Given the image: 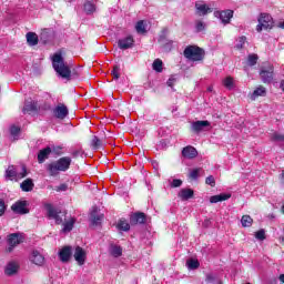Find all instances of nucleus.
<instances>
[{
    "label": "nucleus",
    "mask_w": 284,
    "mask_h": 284,
    "mask_svg": "<svg viewBox=\"0 0 284 284\" xmlns=\"http://www.w3.org/2000/svg\"><path fill=\"white\" fill-rule=\"evenodd\" d=\"M280 181L284 185V171H282V174L280 175Z\"/></svg>",
    "instance_id": "nucleus-56"
},
{
    "label": "nucleus",
    "mask_w": 284,
    "mask_h": 284,
    "mask_svg": "<svg viewBox=\"0 0 284 284\" xmlns=\"http://www.w3.org/2000/svg\"><path fill=\"white\" fill-rule=\"evenodd\" d=\"M260 77L263 83H272V81H274V67L268 65L267 68H262L260 71Z\"/></svg>",
    "instance_id": "nucleus-10"
},
{
    "label": "nucleus",
    "mask_w": 284,
    "mask_h": 284,
    "mask_svg": "<svg viewBox=\"0 0 284 284\" xmlns=\"http://www.w3.org/2000/svg\"><path fill=\"white\" fill-rule=\"evenodd\" d=\"M26 176H28V168L26 165H22V172L20 173L13 164L9 165L4 172V179L8 181H19L26 179Z\"/></svg>",
    "instance_id": "nucleus-4"
},
{
    "label": "nucleus",
    "mask_w": 284,
    "mask_h": 284,
    "mask_svg": "<svg viewBox=\"0 0 284 284\" xmlns=\"http://www.w3.org/2000/svg\"><path fill=\"white\" fill-rule=\"evenodd\" d=\"M70 165H72V158L62 156L57 161L47 164V172L49 173V176H59L60 172H68Z\"/></svg>",
    "instance_id": "nucleus-2"
},
{
    "label": "nucleus",
    "mask_w": 284,
    "mask_h": 284,
    "mask_svg": "<svg viewBox=\"0 0 284 284\" xmlns=\"http://www.w3.org/2000/svg\"><path fill=\"white\" fill-rule=\"evenodd\" d=\"M17 270H19L17 263L10 262L7 265L4 273L7 274V276H12L13 274H17Z\"/></svg>",
    "instance_id": "nucleus-31"
},
{
    "label": "nucleus",
    "mask_w": 284,
    "mask_h": 284,
    "mask_svg": "<svg viewBox=\"0 0 284 284\" xmlns=\"http://www.w3.org/2000/svg\"><path fill=\"white\" fill-rule=\"evenodd\" d=\"M105 219V215L103 213L98 214L97 209H94L91 212V224L97 227L98 225H101V222Z\"/></svg>",
    "instance_id": "nucleus-22"
},
{
    "label": "nucleus",
    "mask_w": 284,
    "mask_h": 284,
    "mask_svg": "<svg viewBox=\"0 0 284 284\" xmlns=\"http://www.w3.org/2000/svg\"><path fill=\"white\" fill-rule=\"evenodd\" d=\"M213 9L207 4L195 3V14L197 17H205L206 14H212Z\"/></svg>",
    "instance_id": "nucleus-15"
},
{
    "label": "nucleus",
    "mask_w": 284,
    "mask_h": 284,
    "mask_svg": "<svg viewBox=\"0 0 284 284\" xmlns=\"http://www.w3.org/2000/svg\"><path fill=\"white\" fill-rule=\"evenodd\" d=\"M175 83H176V78H173V77L169 78V80L166 81V85L169 88H174Z\"/></svg>",
    "instance_id": "nucleus-52"
},
{
    "label": "nucleus",
    "mask_w": 284,
    "mask_h": 284,
    "mask_svg": "<svg viewBox=\"0 0 284 284\" xmlns=\"http://www.w3.org/2000/svg\"><path fill=\"white\" fill-rule=\"evenodd\" d=\"M74 223H77V219L70 217V220H65L64 223H62V232H72L74 227Z\"/></svg>",
    "instance_id": "nucleus-28"
},
{
    "label": "nucleus",
    "mask_w": 284,
    "mask_h": 284,
    "mask_svg": "<svg viewBox=\"0 0 284 284\" xmlns=\"http://www.w3.org/2000/svg\"><path fill=\"white\" fill-rule=\"evenodd\" d=\"M22 112L23 114H39V102L31 101L24 104Z\"/></svg>",
    "instance_id": "nucleus-14"
},
{
    "label": "nucleus",
    "mask_w": 284,
    "mask_h": 284,
    "mask_svg": "<svg viewBox=\"0 0 284 284\" xmlns=\"http://www.w3.org/2000/svg\"><path fill=\"white\" fill-rule=\"evenodd\" d=\"M246 62H247V65H251V67L256 65V63H258V54L256 53L248 54Z\"/></svg>",
    "instance_id": "nucleus-38"
},
{
    "label": "nucleus",
    "mask_w": 284,
    "mask_h": 284,
    "mask_svg": "<svg viewBox=\"0 0 284 284\" xmlns=\"http://www.w3.org/2000/svg\"><path fill=\"white\" fill-rule=\"evenodd\" d=\"M82 151L81 150H75L71 153V156H73V159H79V156H81Z\"/></svg>",
    "instance_id": "nucleus-54"
},
{
    "label": "nucleus",
    "mask_w": 284,
    "mask_h": 284,
    "mask_svg": "<svg viewBox=\"0 0 284 284\" xmlns=\"http://www.w3.org/2000/svg\"><path fill=\"white\" fill-rule=\"evenodd\" d=\"M247 38L245 36L240 37L237 44L235 45L236 50H243L245 48V42Z\"/></svg>",
    "instance_id": "nucleus-44"
},
{
    "label": "nucleus",
    "mask_w": 284,
    "mask_h": 284,
    "mask_svg": "<svg viewBox=\"0 0 284 284\" xmlns=\"http://www.w3.org/2000/svg\"><path fill=\"white\" fill-rule=\"evenodd\" d=\"M26 241V236L23 235V233H11L8 235V247H7V252L11 253L14 252V247H17V245H21V243H24Z\"/></svg>",
    "instance_id": "nucleus-7"
},
{
    "label": "nucleus",
    "mask_w": 284,
    "mask_h": 284,
    "mask_svg": "<svg viewBox=\"0 0 284 284\" xmlns=\"http://www.w3.org/2000/svg\"><path fill=\"white\" fill-rule=\"evenodd\" d=\"M213 281H214V275L207 274L206 275V283H213Z\"/></svg>",
    "instance_id": "nucleus-55"
},
{
    "label": "nucleus",
    "mask_w": 284,
    "mask_h": 284,
    "mask_svg": "<svg viewBox=\"0 0 284 284\" xmlns=\"http://www.w3.org/2000/svg\"><path fill=\"white\" fill-rule=\"evenodd\" d=\"M152 69H153L155 72H158V73L163 72V60H161V59H155V60L153 61Z\"/></svg>",
    "instance_id": "nucleus-35"
},
{
    "label": "nucleus",
    "mask_w": 284,
    "mask_h": 284,
    "mask_svg": "<svg viewBox=\"0 0 284 284\" xmlns=\"http://www.w3.org/2000/svg\"><path fill=\"white\" fill-rule=\"evenodd\" d=\"M3 214H6V202L0 200V216H3Z\"/></svg>",
    "instance_id": "nucleus-53"
},
{
    "label": "nucleus",
    "mask_w": 284,
    "mask_h": 284,
    "mask_svg": "<svg viewBox=\"0 0 284 284\" xmlns=\"http://www.w3.org/2000/svg\"><path fill=\"white\" fill-rule=\"evenodd\" d=\"M30 261L31 263H33V265H43V263H45V257L42 256V254L38 251L34 250L32 251L31 255H30Z\"/></svg>",
    "instance_id": "nucleus-18"
},
{
    "label": "nucleus",
    "mask_w": 284,
    "mask_h": 284,
    "mask_svg": "<svg viewBox=\"0 0 284 284\" xmlns=\"http://www.w3.org/2000/svg\"><path fill=\"white\" fill-rule=\"evenodd\" d=\"M53 116L55 119H59L60 121H63L70 114V111L68 110V106L63 103H58V105L52 111Z\"/></svg>",
    "instance_id": "nucleus-11"
},
{
    "label": "nucleus",
    "mask_w": 284,
    "mask_h": 284,
    "mask_svg": "<svg viewBox=\"0 0 284 284\" xmlns=\"http://www.w3.org/2000/svg\"><path fill=\"white\" fill-rule=\"evenodd\" d=\"M182 156H184V159H196V156H199V152L194 146H185L182 150Z\"/></svg>",
    "instance_id": "nucleus-20"
},
{
    "label": "nucleus",
    "mask_w": 284,
    "mask_h": 284,
    "mask_svg": "<svg viewBox=\"0 0 284 284\" xmlns=\"http://www.w3.org/2000/svg\"><path fill=\"white\" fill-rule=\"evenodd\" d=\"M73 257L75 258L78 265H85L87 253L85 250H83V247L77 246Z\"/></svg>",
    "instance_id": "nucleus-13"
},
{
    "label": "nucleus",
    "mask_w": 284,
    "mask_h": 284,
    "mask_svg": "<svg viewBox=\"0 0 284 284\" xmlns=\"http://www.w3.org/2000/svg\"><path fill=\"white\" fill-rule=\"evenodd\" d=\"M20 187L22 192H32L34 190V182L32 179H27L20 184Z\"/></svg>",
    "instance_id": "nucleus-27"
},
{
    "label": "nucleus",
    "mask_w": 284,
    "mask_h": 284,
    "mask_svg": "<svg viewBox=\"0 0 284 284\" xmlns=\"http://www.w3.org/2000/svg\"><path fill=\"white\" fill-rule=\"evenodd\" d=\"M282 212H283V214H284V204L282 205Z\"/></svg>",
    "instance_id": "nucleus-60"
},
{
    "label": "nucleus",
    "mask_w": 284,
    "mask_h": 284,
    "mask_svg": "<svg viewBox=\"0 0 284 284\" xmlns=\"http://www.w3.org/2000/svg\"><path fill=\"white\" fill-rule=\"evenodd\" d=\"M195 30H196V32H203V30H205V22L197 20L195 22Z\"/></svg>",
    "instance_id": "nucleus-47"
},
{
    "label": "nucleus",
    "mask_w": 284,
    "mask_h": 284,
    "mask_svg": "<svg viewBox=\"0 0 284 284\" xmlns=\"http://www.w3.org/2000/svg\"><path fill=\"white\" fill-rule=\"evenodd\" d=\"M183 55L189 61H203L205 59V50L199 45H187L184 51Z\"/></svg>",
    "instance_id": "nucleus-3"
},
{
    "label": "nucleus",
    "mask_w": 284,
    "mask_h": 284,
    "mask_svg": "<svg viewBox=\"0 0 284 284\" xmlns=\"http://www.w3.org/2000/svg\"><path fill=\"white\" fill-rule=\"evenodd\" d=\"M258 24L256 26L257 32H263V30H272L274 28V18L270 13H261L258 19Z\"/></svg>",
    "instance_id": "nucleus-5"
},
{
    "label": "nucleus",
    "mask_w": 284,
    "mask_h": 284,
    "mask_svg": "<svg viewBox=\"0 0 284 284\" xmlns=\"http://www.w3.org/2000/svg\"><path fill=\"white\" fill-rule=\"evenodd\" d=\"M200 266L201 263L199 260L190 258L186 261V267H189V270H199Z\"/></svg>",
    "instance_id": "nucleus-37"
},
{
    "label": "nucleus",
    "mask_w": 284,
    "mask_h": 284,
    "mask_svg": "<svg viewBox=\"0 0 284 284\" xmlns=\"http://www.w3.org/2000/svg\"><path fill=\"white\" fill-rule=\"evenodd\" d=\"M135 30L138 34H145V32H148V30H145V21H138L135 24Z\"/></svg>",
    "instance_id": "nucleus-36"
},
{
    "label": "nucleus",
    "mask_w": 284,
    "mask_h": 284,
    "mask_svg": "<svg viewBox=\"0 0 284 284\" xmlns=\"http://www.w3.org/2000/svg\"><path fill=\"white\" fill-rule=\"evenodd\" d=\"M242 227H252V223H254V219L250 215H243L241 219Z\"/></svg>",
    "instance_id": "nucleus-34"
},
{
    "label": "nucleus",
    "mask_w": 284,
    "mask_h": 284,
    "mask_svg": "<svg viewBox=\"0 0 284 284\" xmlns=\"http://www.w3.org/2000/svg\"><path fill=\"white\" fill-rule=\"evenodd\" d=\"M255 239L257 241H265V239H267V236L265 235V230L261 229L257 232H255Z\"/></svg>",
    "instance_id": "nucleus-46"
},
{
    "label": "nucleus",
    "mask_w": 284,
    "mask_h": 284,
    "mask_svg": "<svg viewBox=\"0 0 284 284\" xmlns=\"http://www.w3.org/2000/svg\"><path fill=\"white\" fill-rule=\"evenodd\" d=\"M223 85L224 88H226V90H232V88H234V78L232 77H226L224 80H223Z\"/></svg>",
    "instance_id": "nucleus-39"
},
{
    "label": "nucleus",
    "mask_w": 284,
    "mask_h": 284,
    "mask_svg": "<svg viewBox=\"0 0 284 284\" xmlns=\"http://www.w3.org/2000/svg\"><path fill=\"white\" fill-rule=\"evenodd\" d=\"M27 42L30 45H39V36L34 32H28L27 33Z\"/></svg>",
    "instance_id": "nucleus-30"
},
{
    "label": "nucleus",
    "mask_w": 284,
    "mask_h": 284,
    "mask_svg": "<svg viewBox=\"0 0 284 284\" xmlns=\"http://www.w3.org/2000/svg\"><path fill=\"white\" fill-rule=\"evenodd\" d=\"M200 172H201V168L193 169V170L189 173V179H191V181H196V179H199Z\"/></svg>",
    "instance_id": "nucleus-43"
},
{
    "label": "nucleus",
    "mask_w": 284,
    "mask_h": 284,
    "mask_svg": "<svg viewBox=\"0 0 284 284\" xmlns=\"http://www.w3.org/2000/svg\"><path fill=\"white\" fill-rule=\"evenodd\" d=\"M111 75L113 77V79H115V81H118V79H121V67L115 64L113 67V70L111 71Z\"/></svg>",
    "instance_id": "nucleus-41"
},
{
    "label": "nucleus",
    "mask_w": 284,
    "mask_h": 284,
    "mask_svg": "<svg viewBox=\"0 0 284 284\" xmlns=\"http://www.w3.org/2000/svg\"><path fill=\"white\" fill-rule=\"evenodd\" d=\"M183 185V181L179 179H174L171 183V187H181Z\"/></svg>",
    "instance_id": "nucleus-50"
},
{
    "label": "nucleus",
    "mask_w": 284,
    "mask_h": 284,
    "mask_svg": "<svg viewBox=\"0 0 284 284\" xmlns=\"http://www.w3.org/2000/svg\"><path fill=\"white\" fill-rule=\"evenodd\" d=\"M111 256H114V258H119V256L123 255V248L119 245L111 246L110 251Z\"/></svg>",
    "instance_id": "nucleus-33"
},
{
    "label": "nucleus",
    "mask_w": 284,
    "mask_h": 284,
    "mask_svg": "<svg viewBox=\"0 0 284 284\" xmlns=\"http://www.w3.org/2000/svg\"><path fill=\"white\" fill-rule=\"evenodd\" d=\"M232 17H234V11L233 10H224L220 12V19L222 23L227 24L232 20Z\"/></svg>",
    "instance_id": "nucleus-24"
},
{
    "label": "nucleus",
    "mask_w": 284,
    "mask_h": 284,
    "mask_svg": "<svg viewBox=\"0 0 284 284\" xmlns=\"http://www.w3.org/2000/svg\"><path fill=\"white\" fill-rule=\"evenodd\" d=\"M52 68L57 74L62 79L70 81L71 79H78L79 72L77 70H70V67L65 64V60L61 53H54L52 57Z\"/></svg>",
    "instance_id": "nucleus-1"
},
{
    "label": "nucleus",
    "mask_w": 284,
    "mask_h": 284,
    "mask_svg": "<svg viewBox=\"0 0 284 284\" xmlns=\"http://www.w3.org/2000/svg\"><path fill=\"white\" fill-rule=\"evenodd\" d=\"M212 90H214L212 87L207 88V92H212Z\"/></svg>",
    "instance_id": "nucleus-59"
},
{
    "label": "nucleus",
    "mask_w": 284,
    "mask_h": 284,
    "mask_svg": "<svg viewBox=\"0 0 284 284\" xmlns=\"http://www.w3.org/2000/svg\"><path fill=\"white\" fill-rule=\"evenodd\" d=\"M205 183H206V185H210L211 187H215L216 186V180L214 179V175H209L205 179Z\"/></svg>",
    "instance_id": "nucleus-48"
},
{
    "label": "nucleus",
    "mask_w": 284,
    "mask_h": 284,
    "mask_svg": "<svg viewBox=\"0 0 284 284\" xmlns=\"http://www.w3.org/2000/svg\"><path fill=\"white\" fill-rule=\"evenodd\" d=\"M44 207L48 212V217L49 219H54L57 225H63V223L65 221V213L64 212H61V211L54 209V206H52L51 203L44 204Z\"/></svg>",
    "instance_id": "nucleus-6"
},
{
    "label": "nucleus",
    "mask_w": 284,
    "mask_h": 284,
    "mask_svg": "<svg viewBox=\"0 0 284 284\" xmlns=\"http://www.w3.org/2000/svg\"><path fill=\"white\" fill-rule=\"evenodd\" d=\"M21 132V128L17 126V125H12L10 128V134L11 136H19V133Z\"/></svg>",
    "instance_id": "nucleus-49"
},
{
    "label": "nucleus",
    "mask_w": 284,
    "mask_h": 284,
    "mask_svg": "<svg viewBox=\"0 0 284 284\" xmlns=\"http://www.w3.org/2000/svg\"><path fill=\"white\" fill-rule=\"evenodd\" d=\"M266 94H267V89H265V87L263 85H260L253 91L251 99L252 101H256L258 97H266Z\"/></svg>",
    "instance_id": "nucleus-25"
},
{
    "label": "nucleus",
    "mask_w": 284,
    "mask_h": 284,
    "mask_svg": "<svg viewBox=\"0 0 284 284\" xmlns=\"http://www.w3.org/2000/svg\"><path fill=\"white\" fill-rule=\"evenodd\" d=\"M59 258L62 263H68L72 258V246H64L59 252Z\"/></svg>",
    "instance_id": "nucleus-16"
},
{
    "label": "nucleus",
    "mask_w": 284,
    "mask_h": 284,
    "mask_svg": "<svg viewBox=\"0 0 284 284\" xmlns=\"http://www.w3.org/2000/svg\"><path fill=\"white\" fill-rule=\"evenodd\" d=\"M91 150H103V141L99 136L93 135L90 142Z\"/></svg>",
    "instance_id": "nucleus-26"
},
{
    "label": "nucleus",
    "mask_w": 284,
    "mask_h": 284,
    "mask_svg": "<svg viewBox=\"0 0 284 284\" xmlns=\"http://www.w3.org/2000/svg\"><path fill=\"white\" fill-rule=\"evenodd\" d=\"M52 153V148L47 146L39 151L38 153V163H45L48 159H50V154Z\"/></svg>",
    "instance_id": "nucleus-19"
},
{
    "label": "nucleus",
    "mask_w": 284,
    "mask_h": 284,
    "mask_svg": "<svg viewBox=\"0 0 284 284\" xmlns=\"http://www.w3.org/2000/svg\"><path fill=\"white\" fill-rule=\"evenodd\" d=\"M51 153L55 154V156H63V146H52Z\"/></svg>",
    "instance_id": "nucleus-45"
},
{
    "label": "nucleus",
    "mask_w": 284,
    "mask_h": 284,
    "mask_svg": "<svg viewBox=\"0 0 284 284\" xmlns=\"http://www.w3.org/2000/svg\"><path fill=\"white\" fill-rule=\"evenodd\" d=\"M52 110V104L50 102H44L41 105H38V112H50Z\"/></svg>",
    "instance_id": "nucleus-42"
},
{
    "label": "nucleus",
    "mask_w": 284,
    "mask_h": 284,
    "mask_svg": "<svg viewBox=\"0 0 284 284\" xmlns=\"http://www.w3.org/2000/svg\"><path fill=\"white\" fill-rule=\"evenodd\" d=\"M57 192H68V184L62 183L59 186H57Z\"/></svg>",
    "instance_id": "nucleus-51"
},
{
    "label": "nucleus",
    "mask_w": 284,
    "mask_h": 284,
    "mask_svg": "<svg viewBox=\"0 0 284 284\" xmlns=\"http://www.w3.org/2000/svg\"><path fill=\"white\" fill-rule=\"evenodd\" d=\"M217 284H223V282L220 281Z\"/></svg>",
    "instance_id": "nucleus-62"
},
{
    "label": "nucleus",
    "mask_w": 284,
    "mask_h": 284,
    "mask_svg": "<svg viewBox=\"0 0 284 284\" xmlns=\"http://www.w3.org/2000/svg\"><path fill=\"white\" fill-rule=\"evenodd\" d=\"M179 199H181V201H190V199H194V190L192 189H182L179 193H178Z\"/></svg>",
    "instance_id": "nucleus-21"
},
{
    "label": "nucleus",
    "mask_w": 284,
    "mask_h": 284,
    "mask_svg": "<svg viewBox=\"0 0 284 284\" xmlns=\"http://www.w3.org/2000/svg\"><path fill=\"white\" fill-rule=\"evenodd\" d=\"M230 199H232V194H230V193H221L219 195H212L210 197V203H221V202L227 201Z\"/></svg>",
    "instance_id": "nucleus-23"
},
{
    "label": "nucleus",
    "mask_w": 284,
    "mask_h": 284,
    "mask_svg": "<svg viewBox=\"0 0 284 284\" xmlns=\"http://www.w3.org/2000/svg\"><path fill=\"white\" fill-rule=\"evenodd\" d=\"M130 225H145L148 223V215L143 212H135L130 215Z\"/></svg>",
    "instance_id": "nucleus-9"
},
{
    "label": "nucleus",
    "mask_w": 284,
    "mask_h": 284,
    "mask_svg": "<svg viewBox=\"0 0 284 284\" xmlns=\"http://www.w3.org/2000/svg\"><path fill=\"white\" fill-rule=\"evenodd\" d=\"M11 210L14 214H30V209H28V201L19 200L11 205Z\"/></svg>",
    "instance_id": "nucleus-8"
},
{
    "label": "nucleus",
    "mask_w": 284,
    "mask_h": 284,
    "mask_svg": "<svg viewBox=\"0 0 284 284\" xmlns=\"http://www.w3.org/2000/svg\"><path fill=\"white\" fill-rule=\"evenodd\" d=\"M118 47L120 50H130V48L134 47V38L132 36H128L118 41Z\"/></svg>",
    "instance_id": "nucleus-12"
},
{
    "label": "nucleus",
    "mask_w": 284,
    "mask_h": 284,
    "mask_svg": "<svg viewBox=\"0 0 284 284\" xmlns=\"http://www.w3.org/2000/svg\"><path fill=\"white\" fill-rule=\"evenodd\" d=\"M282 243H284V237H282Z\"/></svg>",
    "instance_id": "nucleus-61"
},
{
    "label": "nucleus",
    "mask_w": 284,
    "mask_h": 284,
    "mask_svg": "<svg viewBox=\"0 0 284 284\" xmlns=\"http://www.w3.org/2000/svg\"><path fill=\"white\" fill-rule=\"evenodd\" d=\"M210 121L207 120L195 121L192 123V130L199 134V132H203V130H205V128H210Z\"/></svg>",
    "instance_id": "nucleus-17"
},
{
    "label": "nucleus",
    "mask_w": 284,
    "mask_h": 284,
    "mask_svg": "<svg viewBox=\"0 0 284 284\" xmlns=\"http://www.w3.org/2000/svg\"><path fill=\"white\" fill-rule=\"evenodd\" d=\"M116 227L120 232H130V223H128V220L125 219L119 220Z\"/></svg>",
    "instance_id": "nucleus-32"
},
{
    "label": "nucleus",
    "mask_w": 284,
    "mask_h": 284,
    "mask_svg": "<svg viewBox=\"0 0 284 284\" xmlns=\"http://www.w3.org/2000/svg\"><path fill=\"white\" fill-rule=\"evenodd\" d=\"M40 40L43 41V43H48V41H50V30L43 29L40 33Z\"/></svg>",
    "instance_id": "nucleus-40"
},
{
    "label": "nucleus",
    "mask_w": 284,
    "mask_h": 284,
    "mask_svg": "<svg viewBox=\"0 0 284 284\" xmlns=\"http://www.w3.org/2000/svg\"><path fill=\"white\" fill-rule=\"evenodd\" d=\"M83 9L85 14H94V12H97V4L92 1H87L83 4Z\"/></svg>",
    "instance_id": "nucleus-29"
},
{
    "label": "nucleus",
    "mask_w": 284,
    "mask_h": 284,
    "mask_svg": "<svg viewBox=\"0 0 284 284\" xmlns=\"http://www.w3.org/2000/svg\"><path fill=\"white\" fill-rule=\"evenodd\" d=\"M280 88L284 92V80L281 81Z\"/></svg>",
    "instance_id": "nucleus-57"
},
{
    "label": "nucleus",
    "mask_w": 284,
    "mask_h": 284,
    "mask_svg": "<svg viewBox=\"0 0 284 284\" xmlns=\"http://www.w3.org/2000/svg\"><path fill=\"white\" fill-rule=\"evenodd\" d=\"M280 281H281V283H284V274L280 275Z\"/></svg>",
    "instance_id": "nucleus-58"
}]
</instances>
